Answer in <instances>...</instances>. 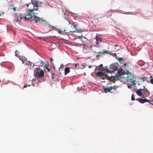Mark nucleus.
<instances>
[{
	"label": "nucleus",
	"instance_id": "obj_51",
	"mask_svg": "<svg viewBox=\"0 0 153 153\" xmlns=\"http://www.w3.org/2000/svg\"><path fill=\"white\" fill-rule=\"evenodd\" d=\"M100 41L98 40H96V43L97 45H99L100 44Z\"/></svg>",
	"mask_w": 153,
	"mask_h": 153
},
{
	"label": "nucleus",
	"instance_id": "obj_30",
	"mask_svg": "<svg viewBox=\"0 0 153 153\" xmlns=\"http://www.w3.org/2000/svg\"><path fill=\"white\" fill-rule=\"evenodd\" d=\"M135 81H136V80L132 79V80H131V81H130V82H131L132 83V84H131L132 85H134V86L136 84V82H135Z\"/></svg>",
	"mask_w": 153,
	"mask_h": 153
},
{
	"label": "nucleus",
	"instance_id": "obj_8",
	"mask_svg": "<svg viewBox=\"0 0 153 153\" xmlns=\"http://www.w3.org/2000/svg\"><path fill=\"white\" fill-rule=\"evenodd\" d=\"M117 71L118 74H119V76L125 75L126 74V71L122 69L121 68L119 70L118 69Z\"/></svg>",
	"mask_w": 153,
	"mask_h": 153
},
{
	"label": "nucleus",
	"instance_id": "obj_27",
	"mask_svg": "<svg viewBox=\"0 0 153 153\" xmlns=\"http://www.w3.org/2000/svg\"><path fill=\"white\" fill-rule=\"evenodd\" d=\"M125 70L126 71V73L125 74L126 75H130V76H131V75H132V74L130 72L128 71L126 69H125Z\"/></svg>",
	"mask_w": 153,
	"mask_h": 153
},
{
	"label": "nucleus",
	"instance_id": "obj_63",
	"mask_svg": "<svg viewBox=\"0 0 153 153\" xmlns=\"http://www.w3.org/2000/svg\"><path fill=\"white\" fill-rule=\"evenodd\" d=\"M13 21H14V22H18V19L16 20V19H14Z\"/></svg>",
	"mask_w": 153,
	"mask_h": 153
},
{
	"label": "nucleus",
	"instance_id": "obj_60",
	"mask_svg": "<svg viewBox=\"0 0 153 153\" xmlns=\"http://www.w3.org/2000/svg\"><path fill=\"white\" fill-rule=\"evenodd\" d=\"M27 62H28L29 64H30V66H31V63L32 62H31L30 61L28 60V61H27Z\"/></svg>",
	"mask_w": 153,
	"mask_h": 153
},
{
	"label": "nucleus",
	"instance_id": "obj_6",
	"mask_svg": "<svg viewBox=\"0 0 153 153\" xmlns=\"http://www.w3.org/2000/svg\"><path fill=\"white\" fill-rule=\"evenodd\" d=\"M109 76L106 74V73L102 72L101 74V76L100 77L101 79H107V80L109 79Z\"/></svg>",
	"mask_w": 153,
	"mask_h": 153
},
{
	"label": "nucleus",
	"instance_id": "obj_9",
	"mask_svg": "<svg viewBox=\"0 0 153 153\" xmlns=\"http://www.w3.org/2000/svg\"><path fill=\"white\" fill-rule=\"evenodd\" d=\"M102 34H98L97 33L96 34V35L95 36L96 40H98L99 41H100V43L102 42Z\"/></svg>",
	"mask_w": 153,
	"mask_h": 153
},
{
	"label": "nucleus",
	"instance_id": "obj_34",
	"mask_svg": "<svg viewBox=\"0 0 153 153\" xmlns=\"http://www.w3.org/2000/svg\"><path fill=\"white\" fill-rule=\"evenodd\" d=\"M78 28H76L75 30H70L68 32V33L70 32H71V33H74V32H78Z\"/></svg>",
	"mask_w": 153,
	"mask_h": 153
},
{
	"label": "nucleus",
	"instance_id": "obj_16",
	"mask_svg": "<svg viewBox=\"0 0 153 153\" xmlns=\"http://www.w3.org/2000/svg\"><path fill=\"white\" fill-rule=\"evenodd\" d=\"M95 67L96 68L95 69V71H96V69L98 71L100 70L103 67V65L102 64H101L98 66H96Z\"/></svg>",
	"mask_w": 153,
	"mask_h": 153
},
{
	"label": "nucleus",
	"instance_id": "obj_38",
	"mask_svg": "<svg viewBox=\"0 0 153 153\" xmlns=\"http://www.w3.org/2000/svg\"><path fill=\"white\" fill-rule=\"evenodd\" d=\"M13 16L14 18H16L17 19H18V16L16 15V14L14 13L13 14Z\"/></svg>",
	"mask_w": 153,
	"mask_h": 153
},
{
	"label": "nucleus",
	"instance_id": "obj_43",
	"mask_svg": "<svg viewBox=\"0 0 153 153\" xmlns=\"http://www.w3.org/2000/svg\"><path fill=\"white\" fill-rule=\"evenodd\" d=\"M61 30H62V32H64L65 33H68V32H66L65 29H63V28H61Z\"/></svg>",
	"mask_w": 153,
	"mask_h": 153
},
{
	"label": "nucleus",
	"instance_id": "obj_17",
	"mask_svg": "<svg viewBox=\"0 0 153 153\" xmlns=\"http://www.w3.org/2000/svg\"><path fill=\"white\" fill-rule=\"evenodd\" d=\"M94 74L95 75L96 77H99L100 79H101L100 77L101 76V72H96L95 71L94 72Z\"/></svg>",
	"mask_w": 153,
	"mask_h": 153
},
{
	"label": "nucleus",
	"instance_id": "obj_54",
	"mask_svg": "<svg viewBox=\"0 0 153 153\" xmlns=\"http://www.w3.org/2000/svg\"><path fill=\"white\" fill-rule=\"evenodd\" d=\"M112 87H113V88H114V89H113L116 90V88L117 87H118V86H117L116 85H115L114 86H113Z\"/></svg>",
	"mask_w": 153,
	"mask_h": 153
},
{
	"label": "nucleus",
	"instance_id": "obj_26",
	"mask_svg": "<svg viewBox=\"0 0 153 153\" xmlns=\"http://www.w3.org/2000/svg\"><path fill=\"white\" fill-rule=\"evenodd\" d=\"M43 68L44 69L45 68L48 72H50L51 71V69L47 67V65L46 64H45Z\"/></svg>",
	"mask_w": 153,
	"mask_h": 153
},
{
	"label": "nucleus",
	"instance_id": "obj_56",
	"mask_svg": "<svg viewBox=\"0 0 153 153\" xmlns=\"http://www.w3.org/2000/svg\"><path fill=\"white\" fill-rule=\"evenodd\" d=\"M118 62L120 64H123V63H124V62L123 61H118Z\"/></svg>",
	"mask_w": 153,
	"mask_h": 153
},
{
	"label": "nucleus",
	"instance_id": "obj_39",
	"mask_svg": "<svg viewBox=\"0 0 153 153\" xmlns=\"http://www.w3.org/2000/svg\"><path fill=\"white\" fill-rule=\"evenodd\" d=\"M77 25H74V24H72V25H71V27H72L73 29H76V28H77Z\"/></svg>",
	"mask_w": 153,
	"mask_h": 153
},
{
	"label": "nucleus",
	"instance_id": "obj_45",
	"mask_svg": "<svg viewBox=\"0 0 153 153\" xmlns=\"http://www.w3.org/2000/svg\"><path fill=\"white\" fill-rule=\"evenodd\" d=\"M64 65L62 64H61L60 66V68H59L58 70L59 71L60 69H62L63 68V67Z\"/></svg>",
	"mask_w": 153,
	"mask_h": 153
},
{
	"label": "nucleus",
	"instance_id": "obj_35",
	"mask_svg": "<svg viewBox=\"0 0 153 153\" xmlns=\"http://www.w3.org/2000/svg\"><path fill=\"white\" fill-rule=\"evenodd\" d=\"M51 74L52 78L53 81H55V80H54L55 74H54L52 72H51Z\"/></svg>",
	"mask_w": 153,
	"mask_h": 153
},
{
	"label": "nucleus",
	"instance_id": "obj_19",
	"mask_svg": "<svg viewBox=\"0 0 153 153\" xmlns=\"http://www.w3.org/2000/svg\"><path fill=\"white\" fill-rule=\"evenodd\" d=\"M146 97H143L142 98H144V103L146 102H148L150 103V104H151L152 105H153V103H152L151 102H150V101L149 100L146 98Z\"/></svg>",
	"mask_w": 153,
	"mask_h": 153
},
{
	"label": "nucleus",
	"instance_id": "obj_12",
	"mask_svg": "<svg viewBox=\"0 0 153 153\" xmlns=\"http://www.w3.org/2000/svg\"><path fill=\"white\" fill-rule=\"evenodd\" d=\"M42 18L39 17L38 16H36V17H35V20H33L35 21V23H37L38 21L40 23V22H41L42 21Z\"/></svg>",
	"mask_w": 153,
	"mask_h": 153
},
{
	"label": "nucleus",
	"instance_id": "obj_59",
	"mask_svg": "<svg viewBox=\"0 0 153 153\" xmlns=\"http://www.w3.org/2000/svg\"><path fill=\"white\" fill-rule=\"evenodd\" d=\"M132 77V79L133 78H134V79H135L136 77V76H135L134 74H132V75H131V76Z\"/></svg>",
	"mask_w": 153,
	"mask_h": 153
},
{
	"label": "nucleus",
	"instance_id": "obj_10",
	"mask_svg": "<svg viewBox=\"0 0 153 153\" xmlns=\"http://www.w3.org/2000/svg\"><path fill=\"white\" fill-rule=\"evenodd\" d=\"M71 69H72L73 70H74V69L71 68V67H66L64 69V74L65 75H66V74L70 73V70Z\"/></svg>",
	"mask_w": 153,
	"mask_h": 153
},
{
	"label": "nucleus",
	"instance_id": "obj_1",
	"mask_svg": "<svg viewBox=\"0 0 153 153\" xmlns=\"http://www.w3.org/2000/svg\"><path fill=\"white\" fill-rule=\"evenodd\" d=\"M33 76L37 78V80L39 82H44L45 80L44 73L42 70L39 68H34Z\"/></svg>",
	"mask_w": 153,
	"mask_h": 153
},
{
	"label": "nucleus",
	"instance_id": "obj_42",
	"mask_svg": "<svg viewBox=\"0 0 153 153\" xmlns=\"http://www.w3.org/2000/svg\"><path fill=\"white\" fill-rule=\"evenodd\" d=\"M57 29L59 30H56V31L58 32V33L62 34V33L61 32L62 30L59 28H57Z\"/></svg>",
	"mask_w": 153,
	"mask_h": 153
},
{
	"label": "nucleus",
	"instance_id": "obj_44",
	"mask_svg": "<svg viewBox=\"0 0 153 153\" xmlns=\"http://www.w3.org/2000/svg\"><path fill=\"white\" fill-rule=\"evenodd\" d=\"M53 58L52 57H51V58H50V62L51 64H52V63L53 64Z\"/></svg>",
	"mask_w": 153,
	"mask_h": 153
},
{
	"label": "nucleus",
	"instance_id": "obj_21",
	"mask_svg": "<svg viewBox=\"0 0 153 153\" xmlns=\"http://www.w3.org/2000/svg\"><path fill=\"white\" fill-rule=\"evenodd\" d=\"M28 9V10H27L26 11V12H27V13H23V15H24V16H25L26 17V16H30V9H29L28 7H27V8Z\"/></svg>",
	"mask_w": 153,
	"mask_h": 153
},
{
	"label": "nucleus",
	"instance_id": "obj_2",
	"mask_svg": "<svg viewBox=\"0 0 153 153\" xmlns=\"http://www.w3.org/2000/svg\"><path fill=\"white\" fill-rule=\"evenodd\" d=\"M8 62V61H2L1 62V66L2 67H4L5 68L7 69V70L5 71V72L7 73H12L13 71V70L11 71H9V70L11 68V67L7 66V63Z\"/></svg>",
	"mask_w": 153,
	"mask_h": 153
},
{
	"label": "nucleus",
	"instance_id": "obj_41",
	"mask_svg": "<svg viewBox=\"0 0 153 153\" xmlns=\"http://www.w3.org/2000/svg\"><path fill=\"white\" fill-rule=\"evenodd\" d=\"M31 86V85L30 84H26L25 85H24L23 87V88H25L27 87V86Z\"/></svg>",
	"mask_w": 153,
	"mask_h": 153
},
{
	"label": "nucleus",
	"instance_id": "obj_40",
	"mask_svg": "<svg viewBox=\"0 0 153 153\" xmlns=\"http://www.w3.org/2000/svg\"><path fill=\"white\" fill-rule=\"evenodd\" d=\"M78 28V33H80V32H82L84 31L83 29H81L80 28Z\"/></svg>",
	"mask_w": 153,
	"mask_h": 153
},
{
	"label": "nucleus",
	"instance_id": "obj_46",
	"mask_svg": "<svg viewBox=\"0 0 153 153\" xmlns=\"http://www.w3.org/2000/svg\"><path fill=\"white\" fill-rule=\"evenodd\" d=\"M131 85H132L131 84L128 83V85H127V87L128 88L131 89Z\"/></svg>",
	"mask_w": 153,
	"mask_h": 153
},
{
	"label": "nucleus",
	"instance_id": "obj_57",
	"mask_svg": "<svg viewBox=\"0 0 153 153\" xmlns=\"http://www.w3.org/2000/svg\"><path fill=\"white\" fill-rule=\"evenodd\" d=\"M23 59H24V60H25V61H27H27H27V58H26V57H25V56H23Z\"/></svg>",
	"mask_w": 153,
	"mask_h": 153
},
{
	"label": "nucleus",
	"instance_id": "obj_47",
	"mask_svg": "<svg viewBox=\"0 0 153 153\" xmlns=\"http://www.w3.org/2000/svg\"><path fill=\"white\" fill-rule=\"evenodd\" d=\"M134 87H135V88H134L133 90L136 93V92H137V87L136 85H135L133 87V88H134Z\"/></svg>",
	"mask_w": 153,
	"mask_h": 153
},
{
	"label": "nucleus",
	"instance_id": "obj_25",
	"mask_svg": "<svg viewBox=\"0 0 153 153\" xmlns=\"http://www.w3.org/2000/svg\"><path fill=\"white\" fill-rule=\"evenodd\" d=\"M42 4V2L41 1H39L38 0H37V2L36 4V5L35 6L36 7H40L41 5Z\"/></svg>",
	"mask_w": 153,
	"mask_h": 153
},
{
	"label": "nucleus",
	"instance_id": "obj_61",
	"mask_svg": "<svg viewBox=\"0 0 153 153\" xmlns=\"http://www.w3.org/2000/svg\"><path fill=\"white\" fill-rule=\"evenodd\" d=\"M74 65L75 66V67L76 68L77 66L79 65V64L74 63Z\"/></svg>",
	"mask_w": 153,
	"mask_h": 153
},
{
	"label": "nucleus",
	"instance_id": "obj_52",
	"mask_svg": "<svg viewBox=\"0 0 153 153\" xmlns=\"http://www.w3.org/2000/svg\"><path fill=\"white\" fill-rule=\"evenodd\" d=\"M19 59L21 60V61H22V60H24L23 58H22L20 56H18Z\"/></svg>",
	"mask_w": 153,
	"mask_h": 153
},
{
	"label": "nucleus",
	"instance_id": "obj_7",
	"mask_svg": "<svg viewBox=\"0 0 153 153\" xmlns=\"http://www.w3.org/2000/svg\"><path fill=\"white\" fill-rule=\"evenodd\" d=\"M30 9V15H32L34 16H36V15H37V13H35V12H33V10H39V9L38 7H36V8L35 7H33V8L31 9Z\"/></svg>",
	"mask_w": 153,
	"mask_h": 153
},
{
	"label": "nucleus",
	"instance_id": "obj_50",
	"mask_svg": "<svg viewBox=\"0 0 153 153\" xmlns=\"http://www.w3.org/2000/svg\"><path fill=\"white\" fill-rule=\"evenodd\" d=\"M108 88H109V89L110 91H111V90H112V89H114V88H113L112 86H109L108 87Z\"/></svg>",
	"mask_w": 153,
	"mask_h": 153
},
{
	"label": "nucleus",
	"instance_id": "obj_4",
	"mask_svg": "<svg viewBox=\"0 0 153 153\" xmlns=\"http://www.w3.org/2000/svg\"><path fill=\"white\" fill-rule=\"evenodd\" d=\"M143 88L142 89V91L143 92L146 97H147L149 96L150 93L149 91L144 86H143Z\"/></svg>",
	"mask_w": 153,
	"mask_h": 153
},
{
	"label": "nucleus",
	"instance_id": "obj_5",
	"mask_svg": "<svg viewBox=\"0 0 153 153\" xmlns=\"http://www.w3.org/2000/svg\"><path fill=\"white\" fill-rule=\"evenodd\" d=\"M109 66L111 70V71H107L106 72L107 73L112 74L114 72L116 71H117V69L115 67V65H114L112 63Z\"/></svg>",
	"mask_w": 153,
	"mask_h": 153
},
{
	"label": "nucleus",
	"instance_id": "obj_49",
	"mask_svg": "<svg viewBox=\"0 0 153 153\" xmlns=\"http://www.w3.org/2000/svg\"><path fill=\"white\" fill-rule=\"evenodd\" d=\"M73 45L75 46V47H79V45H78V43H75Z\"/></svg>",
	"mask_w": 153,
	"mask_h": 153
},
{
	"label": "nucleus",
	"instance_id": "obj_3",
	"mask_svg": "<svg viewBox=\"0 0 153 153\" xmlns=\"http://www.w3.org/2000/svg\"><path fill=\"white\" fill-rule=\"evenodd\" d=\"M141 79H142V81L144 82L146 81L148 83H150L152 84L153 81V77L152 76H150L149 77V79H150V80H149L147 79V78L145 76H144L143 77L140 78Z\"/></svg>",
	"mask_w": 153,
	"mask_h": 153
},
{
	"label": "nucleus",
	"instance_id": "obj_32",
	"mask_svg": "<svg viewBox=\"0 0 153 153\" xmlns=\"http://www.w3.org/2000/svg\"><path fill=\"white\" fill-rule=\"evenodd\" d=\"M102 69V70L103 71H105V73H108L106 72L107 71H109L107 69V66H105L104 67H103Z\"/></svg>",
	"mask_w": 153,
	"mask_h": 153
},
{
	"label": "nucleus",
	"instance_id": "obj_23",
	"mask_svg": "<svg viewBox=\"0 0 153 153\" xmlns=\"http://www.w3.org/2000/svg\"><path fill=\"white\" fill-rule=\"evenodd\" d=\"M108 51H107L105 50H103L102 52H97V53H103V55H105V54H107L108 53Z\"/></svg>",
	"mask_w": 153,
	"mask_h": 153
},
{
	"label": "nucleus",
	"instance_id": "obj_24",
	"mask_svg": "<svg viewBox=\"0 0 153 153\" xmlns=\"http://www.w3.org/2000/svg\"><path fill=\"white\" fill-rule=\"evenodd\" d=\"M58 27L57 26H52L51 25V29L49 30V31H50L51 30H55V28H58L57 27Z\"/></svg>",
	"mask_w": 153,
	"mask_h": 153
},
{
	"label": "nucleus",
	"instance_id": "obj_48",
	"mask_svg": "<svg viewBox=\"0 0 153 153\" xmlns=\"http://www.w3.org/2000/svg\"><path fill=\"white\" fill-rule=\"evenodd\" d=\"M94 52L96 53H97V55L96 56V58L98 57L99 56H100V53H97V52L96 51H94Z\"/></svg>",
	"mask_w": 153,
	"mask_h": 153
},
{
	"label": "nucleus",
	"instance_id": "obj_31",
	"mask_svg": "<svg viewBox=\"0 0 153 153\" xmlns=\"http://www.w3.org/2000/svg\"><path fill=\"white\" fill-rule=\"evenodd\" d=\"M139 102L140 103H144V98H140V101H139Z\"/></svg>",
	"mask_w": 153,
	"mask_h": 153
},
{
	"label": "nucleus",
	"instance_id": "obj_14",
	"mask_svg": "<svg viewBox=\"0 0 153 153\" xmlns=\"http://www.w3.org/2000/svg\"><path fill=\"white\" fill-rule=\"evenodd\" d=\"M114 54L115 55L114 57L115 59H117L118 61H124V58L123 57H119L117 56V54L115 53H114Z\"/></svg>",
	"mask_w": 153,
	"mask_h": 153
},
{
	"label": "nucleus",
	"instance_id": "obj_36",
	"mask_svg": "<svg viewBox=\"0 0 153 153\" xmlns=\"http://www.w3.org/2000/svg\"><path fill=\"white\" fill-rule=\"evenodd\" d=\"M131 80H132V78H129V76H127L126 78V80L128 81H130Z\"/></svg>",
	"mask_w": 153,
	"mask_h": 153
},
{
	"label": "nucleus",
	"instance_id": "obj_33",
	"mask_svg": "<svg viewBox=\"0 0 153 153\" xmlns=\"http://www.w3.org/2000/svg\"><path fill=\"white\" fill-rule=\"evenodd\" d=\"M57 37V36H45L44 37H40L41 38H52V37Z\"/></svg>",
	"mask_w": 153,
	"mask_h": 153
},
{
	"label": "nucleus",
	"instance_id": "obj_29",
	"mask_svg": "<svg viewBox=\"0 0 153 153\" xmlns=\"http://www.w3.org/2000/svg\"><path fill=\"white\" fill-rule=\"evenodd\" d=\"M122 67H124V68H126L127 69H128V67H129V65L128 64H126L125 62H124V64L123 65Z\"/></svg>",
	"mask_w": 153,
	"mask_h": 153
},
{
	"label": "nucleus",
	"instance_id": "obj_37",
	"mask_svg": "<svg viewBox=\"0 0 153 153\" xmlns=\"http://www.w3.org/2000/svg\"><path fill=\"white\" fill-rule=\"evenodd\" d=\"M131 100L132 101H134L135 100L134 95L133 94H132L131 95Z\"/></svg>",
	"mask_w": 153,
	"mask_h": 153
},
{
	"label": "nucleus",
	"instance_id": "obj_28",
	"mask_svg": "<svg viewBox=\"0 0 153 153\" xmlns=\"http://www.w3.org/2000/svg\"><path fill=\"white\" fill-rule=\"evenodd\" d=\"M112 64L114 65H115V67L118 70V67L119 66V65L118 64V62H114V63H113Z\"/></svg>",
	"mask_w": 153,
	"mask_h": 153
},
{
	"label": "nucleus",
	"instance_id": "obj_55",
	"mask_svg": "<svg viewBox=\"0 0 153 153\" xmlns=\"http://www.w3.org/2000/svg\"><path fill=\"white\" fill-rule=\"evenodd\" d=\"M23 19L25 22H27V17L25 16H23Z\"/></svg>",
	"mask_w": 153,
	"mask_h": 153
},
{
	"label": "nucleus",
	"instance_id": "obj_22",
	"mask_svg": "<svg viewBox=\"0 0 153 153\" xmlns=\"http://www.w3.org/2000/svg\"><path fill=\"white\" fill-rule=\"evenodd\" d=\"M119 76V74H118V72L117 74H115L114 76V78L116 81H118L119 80V79L118 78V76Z\"/></svg>",
	"mask_w": 153,
	"mask_h": 153
},
{
	"label": "nucleus",
	"instance_id": "obj_18",
	"mask_svg": "<svg viewBox=\"0 0 153 153\" xmlns=\"http://www.w3.org/2000/svg\"><path fill=\"white\" fill-rule=\"evenodd\" d=\"M31 4L33 5V7H35V6L36 5L37 0H30Z\"/></svg>",
	"mask_w": 153,
	"mask_h": 153
},
{
	"label": "nucleus",
	"instance_id": "obj_20",
	"mask_svg": "<svg viewBox=\"0 0 153 153\" xmlns=\"http://www.w3.org/2000/svg\"><path fill=\"white\" fill-rule=\"evenodd\" d=\"M29 16L30 17L29 18L30 22V23H32L33 22V20H35V17H36V16H33L31 15H30V16Z\"/></svg>",
	"mask_w": 153,
	"mask_h": 153
},
{
	"label": "nucleus",
	"instance_id": "obj_64",
	"mask_svg": "<svg viewBox=\"0 0 153 153\" xmlns=\"http://www.w3.org/2000/svg\"><path fill=\"white\" fill-rule=\"evenodd\" d=\"M27 21L30 22V18L29 17H27Z\"/></svg>",
	"mask_w": 153,
	"mask_h": 153
},
{
	"label": "nucleus",
	"instance_id": "obj_13",
	"mask_svg": "<svg viewBox=\"0 0 153 153\" xmlns=\"http://www.w3.org/2000/svg\"><path fill=\"white\" fill-rule=\"evenodd\" d=\"M41 22H44V25H45L46 26L48 25L49 27V28L51 29V27L52 25H50V23H49L48 22V21L47 22H46L45 20L43 19H42V21Z\"/></svg>",
	"mask_w": 153,
	"mask_h": 153
},
{
	"label": "nucleus",
	"instance_id": "obj_53",
	"mask_svg": "<svg viewBox=\"0 0 153 153\" xmlns=\"http://www.w3.org/2000/svg\"><path fill=\"white\" fill-rule=\"evenodd\" d=\"M40 62L41 64H42V65H45V63L42 60H40Z\"/></svg>",
	"mask_w": 153,
	"mask_h": 153
},
{
	"label": "nucleus",
	"instance_id": "obj_11",
	"mask_svg": "<svg viewBox=\"0 0 153 153\" xmlns=\"http://www.w3.org/2000/svg\"><path fill=\"white\" fill-rule=\"evenodd\" d=\"M142 88H140L138 89L136 92L137 94L139 96L141 97L143 95V93L142 92Z\"/></svg>",
	"mask_w": 153,
	"mask_h": 153
},
{
	"label": "nucleus",
	"instance_id": "obj_58",
	"mask_svg": "<svg viewBox=\"0 0 153 153\" xmlns=\"http://www.w3.org/2000/svg\"><path fill=\"white\" fill-rule=\"evenodd\" d=\"M15 55L17 57H19L18 56H19V55H18L16 52H15Z\"/></svg>",
	"mask_w": 153,
	"mask_h": 153
},
{
	"label": "nucleus",
	"instance_id": "obj_15",
	"mask_svg": "<svg viewBox=\"0 0 153 153\" xmlns=\"http://www.w3.org/2000/svg\"><path fill=\"white\" fill-rule=\"evenodd\" d=\"M102 88L104 91V92L105 93H106L108 92H111V91H110L109 88L105 87L104 86H102Z\"/></svg>",
	"mask_w": 153,
	"mask_h": 153
},
{
	"label": "nucleus",
	"instance_id": "obj_62",
	"mask_svg": "<svg viewBox=\"0 0 153 153\" xmlns=\"http://www.w3.org/2000/svg\"><path fill=\"white\" fill-rule=\"evenodd\" d=\"M50 43H53V44H54V45H55L56 46H57V45L55 43H54V42H50Z\"/></svg>",
	"mask_w": 153,
	"mask_h": 153
}]
</instances>
